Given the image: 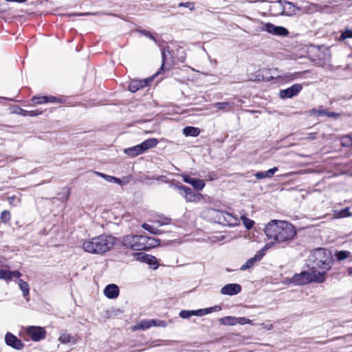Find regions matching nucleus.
<instances>
[{"mask_svg": "<svg viewBox=\"0 0 352 352\" xmlns=\"http://www.w3.org/2000/svg\"><path fill=\"white\" fill-rule=\"evenodd\" d=\"M264 232L267 237L278 243L289 242L296 235L295 227L286 221L272 220L265 226Z\"/></svg>", "mask_w": 352, "mask_h": 352, "instance_id": "nucleus-1", "label": "nucleus"}, {"mask_svg": "<svg viewBox=\"0 0 352 352\" xmlns=\"http://www.w3.org/2000/svg\"><path fill=\"white\" fill-rule=\"evenodd\" d=\"M115 244V237L111 235L101 234L85 241L82 248L88 253L102 255L111 250Z\"/></svg>", "mask_w": 352, "mask_h": 352, "instance_id": "nucleus-2", "label": "nucleus"}, {"mask_svg": "<svg viewBox=\"0 0 352 352\" xmlns=\"http://www.w3.org/2000/svg\"><path fill=\"white\" fill-rule=\"evenodd\" d=\"M309 261L311 268L317 273H324L326 279L327 273L331 268L333 258L330 251L324 248H316L311 252Z\"/></svg>", "mask_w": 352, "mask_h": 352, "instance_id": "nucleus-3", "label": "nucleus"}, {"mask_svg": "<svg viewBox=\"0 0 352 352\" xmlns=\"http://www.w3.org/2000/svg\"><path fill=\"white\" fill-rule=\"evenodd\" d=\"M122 243L126 248L142 251L159 246L160 241L145 235L127 234L122 238Z\"/></svg>", "mask_w": 352, "mask_h": 352, "instance_id": "nucleus-4", "label": "nucleus"}, {"mask_svg": "<svg viewBox=\"0 0 352 352\" xmlns=\"http://www.w3.org/2000/svg\"><path fill=\"white\" fill-rule=\"evenodd\" d=\"M203 217L208 221L226 226H237L240 219L234 214L221 210L208 208L203 211Z\"/></svg>", "mask_w": 352, "mask_h": 352, "instance_id": "nucleus-5", "label": "nucleus"}, {"mask_svg": "<svg viewBox=\"0 0 352 352\" xmlns=\"http://www.w3.org/2000/svg\"><path fill=\"white\" fill-rule=\"evenodd\" d=\"M325 281L324 273H317L311 268L309 272H302L293 276L291 282L296 285H303L311 283H322Z\"/></svg>", "mask_w": 352, "mask_h": 352, "instance_id": "nucleus-6", "label": "nucleus"}, {"mask_svg": "<svg viewBox=\"0 0 352 352\" xmlns=\"http://www.w3.org/2000/svg\"><path fill=\"white\" fill-rule=\"evenodd\" d=\"M158 142V140L155 138H149L140 144L125 148L124 153L131 157H134L144 153L149 148L155 147Z\"/></svg>", "mask_w": 352, "mask_h": 352, "instance_id": "nucleus-7", "label": "nucleus"}, {"mask_svg": "<svg viewBox=\"0 0 352 352\" xmlns=\"http://www.w3.org/2000/svg\"><path fill=\"white\" fill-rule=\"evenodd\" d=\"M25 333L33 341L38 342L45 338L46 331L43 327L30 326L25 329Z\"/></svg>", "mask_w": 352, "mask_h": 352, "instance_id": "nucleus-8", "label": "nucleus"}, {"mask_svg": "<svg viewBox=\"0 0 352 352\" xmlns=\"http://www.w3.org/2000/svg\"><path fill=\"white\" fill-rule=\"evenodd\" d=\"M261 30L265 31L270 34L277 36H287L289 34L288 30L281 26H276L271 23H261Z\"/></svg>", "mask_w": 352, "mask_h": 352, "instance_id": "nucleus-9", "label": "nucleus"}, {"mask_svg": "<svg viewBox=\"0 0 352 352\" xmlns=\"http://www.w3.org/2000/svg\"><path fill=\"white\" fill-rule=\"evenodd\" d=\"M133 255L136 261L145 263L154 270H156L159 266L157 260L154 256L140 252L134 253Z\"/></svg>", "mask_w": 352, "mask_h": 352, "instance_id": "nucleus-10", "label": "nucleus"}, {"mask_svg": "<svg viewBox=\"0 0 352 352\" xmlns=\"http://www.w3.org/2000/svg\"><path fill=\"white\" fill-rule=\"evenodd\" d=\"M302 87L300 84H294L287 89L280 90L279 96L282 99L292 98L296 96L302 90Z\"/></svg>", "mask_w": 352, "mask_h": 352, "instance_id": "nucleus-11", "label": "nucleus"}, {"mask_svg": "<svg viewBox=\"0 0 352 352\" xmlns=\"http://www.w3.org/2000/svg\"><path fill=\"white\" fill-rule=\"evenodd\" d=\"M241 291V287L236 283L227 284L221 289L223 295L232 296L239 294Z\"/></svg>", "mask_w": 352, "mask_h": 352, "instance_id": "nucleus-12", "label": "nucleus"}, {"mask_svg": "<svg viewBox=\"0 0 352 352\" xmlns=\"http://www.w3.org/2000/svg\"><path fill=\"white\" fill-rule=\"evenodd\" d=\"M103 293L107 298L115 299L119 296L120 289L116 284H109L104 287Z\"/></svg>", "mask_w": 352, "mask_h": 352, "instance_id": "nucleus-13", "label": "nucleus"}, {"mask_svg": "<svg viewBox=\"0 0 352 352\" xmlns=\"http://www.w3.org/2000/svg\"><path fill=\"white\" fill-rule=\"evenodd\" d=\"M5 340L6 344L14 349H21L23 347V344L21 341L12 333H7Z\"/></svg>", "mask_w": 352, "mask_h": 352, "instance_id": "nucleus-14", "label": "nucleus"}, {"mask_svg": "<svg viewBox=\"0 0 352 352\" xmlns=\"http://www.w3.org/2000/svg\"><path fill=\"white\" fill-rule=\"evenodd\" d=\"M151 80V79L133 80L129 83V89L131 92H136L140 89L146 87L148 84V82Z\"/></svg>", "mask_w": 352, "mask_h": 352, "instance_id": "nucleus-15", "label": "nucleus"}, {"mask_svg": "<svg viewBox=\"0 0 352 352\" xmlns=\"http://www.w3.org/2000/svg\"><path fill=\"white\" fill-rule=\"evenodd\" d=\"M221 309V307L216 305L212 307L201 309L193 311L194 316H202L204 315L208 314L212 311H219Z\"/></svg>", "mask_w": 352, "mask_h": 352, "instance_id": "nucleus-16", "label": "nucleus"}, {"mask_svg": "<svg viewBox=\"0 0 352 352\" xmlns=\"http://www.w3.org/2000/svg\"><path fill=\"white\" fill-rule=\"evenodd\" d=\"M184 199L186 202L198 203L204 199V196L201 193L191 191L187 196H184Z\"/></svg>", "mask_w": 352, "mask_h": 352, "instance_id": "nucleus-17", "label": "nucleus"}, {"mask_svg": "<svg viewBox=\"0 0 352 352\" xmlns=\"http://www.w3.org/2000/svg\"><path fill=\"white\" fill-rule=\"evenodd\" d=\"M261 260V258L258 256V254H256L254 257L247 260L246 262L243 265H241L240 270L241 271H245L246 270H248V269L252 267L256 262H258Z\"/></svg>", "mask_w": 352, "mask_h": 352, "instance_id": "nucleus-18", "label": "nucleus"}, {"mask_svg": "<svg viewBox=\"0 0 352 352\" xmlns=\"http://www.w3.org/2000/svg\"><path fill=\"white\" fill-rule=\"evenodd\" d=\"M154 323V319L152 320H144L140 321L135 326L133 327V330H145L153 327V324Z\"/></svg>", "mask_w": 352, "mask_h": 352, "instance_id": "nucleus-19", "label": "nucleus"}, {"mask_svg": "<svg viewBox=\"0 0 352 352\" xmlns=\"http://www.w3.org/2000/svg\"><path fill=\"white\" fill-rule=\"evenodd\" d=\"M58 341L63 344H68V343H76V339L72 337L70 334L63 332L60 333V337L58 338Z\"/></svg>", "mask_w": 352, "mask_h": 352, "instance_id": "nucleus-20", "label": "nucleus"}, {"mask_svg": "<svg viewBox=\"0 0 352 352\" xmlns=\"http://www.w3.org/2000/svg\"><path fill=\"white\" fill-rule=\"evenodd\" d=\"M94 173L96 175L104 179L108 182H114V183H117L118 184H122L121 180L119 178L115 177L113 176L105 175L102 173H100V172H97V171H95Z\"/></svg>", "mask_w": 352, "mask_h": 352, "instance_id": "nucleus-21", "label": "nucleus"}, {"mask_svg": "<svg viewBox=\"0 0 352 352\" xmlns=\"http://www.w3.org/2000/svg\"><path fill=\"white\" fill-rule=\"evenodd\" d=\"M236 318L233 316H226L219 320V322L223 325L234 326L237 324Z\"/></svg>", "mask_w": 352, "mask_h": 352, "instance_id": "nucleus-22", "label": "nucleus"}, {"mask_svg": "<svg viewBox=\"0 0 352 352\" xmlns=\"http://www.w3.org/2000/svg\"><path fill=\"white\" fill-rule=\"evenodd\" d=\"M183 133L186 136L196 137L199 133V130L193 126H186L183 129Z\"/></svg>", "mask_w": 352, "mask_h": 352, "instance_id": "nucleus-23", "label": "nucleus"}, {"mask_svg": "<svg viewBox=\"0 0 352 352\" xmlns=\"http://www.w3.org/2000/svg\"><path fill=\"white\" fill-rule=\"evenodd\" d=\"M313 113L318 116H327L328 117H332L337 118L339 117V114L334 112H328L325 109L313 110Z\"/></svg>", "mask_w": 352, "mask_h": 352, "instance_id": "nucleus-24", "label": "nucleus"}, {"mask_svg": "<svg viewBox=\"0 0 352 352\" xmlns=\"http://www.w3.org/2000/svg\"><path fill=\"white\" fill-rule=\"evenodd\" d=\"M347 38H352V30L351 29H346L344 31L341 32V34L339 37L336 39L338 41H344Z\"/></svg>", "mask_w": 352, "mask_h": 352, "instance_id": "nucleus-25", "label": "nucleus"}, {"mask_svg": "<svg viewBox=\"0 0 352 352\" xmlns=\"http://www.w3.org/2000/svg\"><path fill=\"white\" fill-rule=\"evenodd\" d=\"M18 283L20 289L23 292V296H28L30 291L28 283L23 280H19Z\"/></svg>", "mask_w": 352, "mask_h": 352, "instance_id": "nucleus-26", "label": "nucleus"}, {"mask_svg": "<svg viewBox=\"0 0 352 352\" xmlns=\"http://www.w3.org/2000/svg\"><path fill=\"white\" fill-rule=\"evenodd\" d=\"M196 190H201L205 187V182L202 179H195L191 184Z\"/></svg>", "mask_w": 352, "mask_h": 352, "instance_id": "nucleus-27", "label": "nucleus"}, {"mask_svg": "<svg viewBox=\"0 0 352 352\" xmlns=\"http://www.w3.org/2000/svg\"><path fill=\"white\" fill-rule=\"evenodd\" d=\"M240 219L242 221L244 226L248 230L251 229L254 224V222L253 220L246 217L245 215H241Z\"/></svg>", "mask_w": 352, "mask_h": 352, "instance_id": "nucleus-28", "label": "nucleus"}, {"mask_svg": "<svg viewBox=\"0 0 352 352\" xmlns=\"http://www.w3.org/2000/svg\"><path fill=\"white\" fill-rule=\"evenodd\" d=\"M351 215V214L349 212V210L348 208H346L338 212H335V218H343L350 217Z\"/></svg>", "mask_w": 352, "mask_h": 352, "instance_id": "nucleus-29", "label": "nucleus"}, {"mask_svg": "<svg viewBox=\"0 0 352 352\" xmlns=\"http://www.w3.org/2000/svg\"><path fill=\"white\" fill-rule=\"evenodd\" d=\"M142 227L145 229L146 230H148L150 233L154 234H158L160 233V230L157 228H155L147 223H143L142 225Z\"/></svg>", "mask_w": 352, "mask_h": 352, "instance_id": "nucleus-30", "label": "nucleus"}, {"mask_svg": "<svg viewBox=\"0 0 352 352\" xmlns=\"http://www.w3.org/2000/svg\"><path fill=\"white\" fill-rule=\"evenodd\" d=\"M10 219H11V215H10V211L3 210L1 212V219L3 223H6L9 222Z\"/></svg>", "mask_w": 352, "mask_h": 352, "instance_id": "nucleus-31", "label": "nucleus"}, {"mask_svg": "<svg viewBox=\"0 0 352 352\" xmlns=\"http://www.w3.org/2000/svg\"><path fill=\"white\" fill-rule=\"evenodd\" d=\"M214 105L219 110H223L230 107V103L228 102H217Z\"/></svg>", "mask_w": 352, "mask_h": 352, "instance_id": "nucleus-32", "label": "nucleus"}, {"mask_svg": "<svg viewBox=\"0 0 352 352\" xmlns=\"http://www.w3.org/2000/svg\"><path fill=\"white\" fill-rule=\"evenodd\" d=\"M274 244V243H270L264 245V247L261 249L257 254L258 256L262 258L263 256L265 255L267 250H268Z\"/></svg>", "mask_w": 352, "mask_h": 352, "instance_id": "nucleus-33", "label": "nucleus"}, {"mask_svg": "<svg viewBox=\"0 0 352 352\" xmlns=\"http://www.w3.org/2000/svg\"><path fill=\"white\" fill-rule=\"evenodd\" d=\"M0 278L4 280H10V271L1 269Z\"/></svg>", "mask_w": 352, "mask_h": 352, "instance_id": "nucleus-34", "label": "nucleus"}, {"mask_svg": "<svg viewBox=\"0 0 352 352\" xmlns=\"http://www.w3.org/2000/svg\"><path fill=\"white\" fill-rule=\"evenodd\" d=\"M236 322H237V324H239L241 325H244V324H252V321L248 318H246L245 317H239V318H236Z\"/></svg>", "mask_w": 352, "mask_h": 352, "instance_id": "nucleus-35", "label": "nucleus"}, {"mask_svg": "<svg viewBox=\"0 0 352 352\" xmlns=\"http://www.w3.org/2000/svg\"><path fill=\"white\" fill-rule=\"evenodd\" d=\"M342 144L343 146L352 145V135L343 137L342 138Z\"/></svg>", "mask_w": 352, "mask_h": 352, "instance_id": "nucleus-36", "label": "nucleus"}, {"mask_svg": "<svg viewBox=\"0 0 352 352\" xmlns=\"http://www.w3.org/2000/svg\"><path fill=\"white\" fill-rule=\"evenodd\" d=\"M350 255V252L347 251H340L336 254V256L338 260H344L348 258Z\"/></svg>", "mask_w": 352, "mask_h": 352, "instance_id": "nucleus-37", "label": "nucleus"}, {"mask_svg": "<svg viewBox=\"0 0 352 352\" xmlns=\"http://www.w3.org/2000/svg\"><path fill=\"white\" fill-rule=\"evenodd\" d=\"M194 316L193 311L182 310L179 313V316L182 318H188Z\"/></svg>", "mask_w": 352, "mask_h": 352, "instance_id": "nucleus-38", "label": "nucleus"}, {"mask_svg": "<svg viewBox=\"0 0 352 352\" xmlns=\"http://www.w3.org/2000/svg\"><path fill=\"white\" fill-rule=\"evenodd\" d=\"M300 73L299 72H294V73H289L285 76V78L287 80H292L296 78H298L300 76Z\"/></svg>", "mask_w": 352, "mask_h": 352, "instance_id": "nucleus-39", "label": "nucleus"}, {"mask_svg": "<svg viewBox=\"0 0 352 352\" xmlns=\"http://www.w3.org/2000/svg\"><path fill=\"white\" fill-rule=\"evenodd\" d=\"M32 101L34 102L36 104H41L47 103V100H46L45 96H41V97H34L32 98Z\"/></svg>", "mask_w": 352, "mask_h": 352, "instance_id": "nucleus-40", "label": "nucleus"}, {"mask_svg": "<svg viewBox=\"0 0 352 352\" xmlns=\"http://www.w3.org/2000/svg\"><path fill=\"white\" fill-rule=\"evenodd\" d=\"M177 188H178V189H179L180 190H182L183 192L184 197V196H187L192 191V190L189 187H187L185 186H178Z\"/></svg>", "mask_w": 352, "mask_h": 352, "instance_id": "nucleus-41", "label": "nucleus"}, {"mask_svg": "<svg viewBox=\"0 0 352 352\" xmlns=\"http://www.w3.org/2000/svg\"><path fill=\"white\" fill-rule=\"evenodd\" d=\"M278 170L277 167H274L265 172V175L267 178L272 177L274 174Z\"/></svg>", "mask_w": 352, "mask_h": 352, "instance_id": "nucleus-42", "label": "nucleus"}, {"mask_svg": "<svg viewBox=\"0 0 352 352\" xmlns=\"http://www.w3.org/2000/svg\"><path fill=\"white\" fill-rule=\"evenodd\" d=\"M167 326V324L164 320H154V323L153 324V327H166Z\"/></svg>", "mask_w": 352, "mask_h": 352, "instance_id": "nucleus-43", "label": "nucleus"}, {"mask_svg": "<svg viewBox=\"0 0 352 352\" xmlns=\"http://www.w3.org/2000/svg\"><path fill=\"white\" fill-rule=\"evenodd\" d=\"M45 98H46V100H47V102L56 103V102H62L60 98H56V97H54L52 96H45Z\"/></svg>", "mask_w": 352, "mask_h": 352, "instance_id": "nucleus-44", "label": "nucleus"}, {"mask_svg": "<svg viewBox=\"0 0 352 352\" xmlns=\"http://www.w3.org/2000/svg\"><path fill=\"white\" fill-rule=\"evenodd\" d=\"M183 181L187 184H192L194 178L190 177L188 175H181Z\"/></svg>", "mask_w": 352, "mask_h": 352, "instance_id": "nucleus-45", "label": "nucleus"}, {"mask_svg": "<svg viewBox=\"0 0 352 352\" xmlns=\"http://www.w3.org/2000/svg\"><path fill=\"white\" fill-rule=\"evenodd\" d=\"M179 7H186L188 8L190 10H194V5L191 2H187V3H180L179 4Z\"/></svg>", "mask_w": 352, "mask_h": 352, "instance_id": "nucleus-46", "label": "nucleus"}, {"mask_svg": "<svg viewBox=\"0 0 352 352\" xmlns=\"http://www.w3.org/2000/svg\"><path fill=\"white\" fill-rule=\"evenodd\" d=\"M42 112L38 110H33V111H28V116L34 117L38 115H41Z\"/></svg>", "mask_w": 352, "mask_h": 352, "instance_id": "nucleus-47", "label": "nucleus"}, {"mask_svg": "<svg viewBox=\"0 0 352 352\" xmlns=\"http://www.w3.org/2000/svg\"><path fill=\"white\" fill-rule=\"evenodd\" d=\"M255 177L257 179H262L267 177L266 175H265V172H257L255 174Z\"/></svg>", "mask_w": 352, "mask_h": 352, "instance_id": "nucleus-48", "label": "nucleus"}, {"mask_svg": "<svg viewBox=\"0 0 352 352\" xmlns=\"http://www.w3.org/2000/svg\"><path fill=\"white\" fill-rule=\"evenodd\" d=\"M21 276V274L19 271H10V279L13 277L19 278Z\"/></svg>", "mask_w": 352, "mask_h": 352, "instance_id": "nucleus-49", "label": "nucleus"}, {"mask_svg": "<svg viewBox=\"0 0 352 352\" xmlns=\"http://www.w3.org/2000/svg\"><path fill=\"white\" fill-rule=\"evenodd\" d=\"M142 33L145 35L146 36L150 38L151 39L153 40L154 41H155V39L154 38V36L148 31H142Z\"/></svg>", "mask_w": 352, "mask_h": 352, "instance_id": "nucleus-50", "label": "nucleus"}, {"mask_svg": "<svg viewBox=\"0 0 352 352\" xmlns=\"http://www.w3.org/2000/svg\"><path fill=\"white\" fill-rule=\"evenodd\" d=\"M261 326L267 330H272L273 329V324H265L262 323V324H261Z\"/></svg>", "mask_w": 352, "mask_h": 352, "instance_id": "nucleus-51", "label": "nucleus"}, {"mask_svg": "<svg viewBox=\"0 0 352 352\" xmlns=\"http://www.w3.org/2000/svg\"><path fill=\"white\" fill-rule=\"evenodd\" d=\"M162 55L163 63H164L165 59H166V52L164 49L162 50ZM162 65H164V64H162ZM162 67L163 66H162Z\"/></svg>", "mask_w": 352, "mask_h": 352, "instance_id": "nucleus-52", "label": "nucleus"}, {"mask_svg": "<svg viewBox=\"0 0 352 352\" xmlns=\"http://www.w3.org/2000/svg\"><path fill=\"white\" fill-rule=\"evenodd\" d=\"M19 113L23 116H28V111L21 109V112Z\"/></svg>", "mask_w": 352, "mask_h": 352, "instance_id": "nucleus-53", "label": "nucleus"}, {"mask_svg": "<svg viewBox=\"0 0 352 352\" xmlns=\"http://www.w3.org/2000/svg\"><path fill=\"white\" fill-rule=\"evenodd\" d=\"M6 1H10V2L24 3L27 0H6Z\"/></svg>", "mask_w": 352, "mask_h": 352, "instance_id": "nucleus-54", "label": "nucleus"}, {"mask_svg": "<svg viewBox=\"0 0 352 352\" xmlns=\"http://www.w3.org/2000/svg\"><path fill=\"white\" fill-rule=\"evenodd\" d=\"M214 179V175L212 173H210L208 175V180L212 181Z\"/></svg>", "mask_w": 352, "mask_h": 352, "instance_id": "nucleus-55", "label": "nucleus"}, {"mask_svg": "<svg viewBox=\"0 0 352 352\" xmlns=\"http://www.w3.org/2000/svg\"><path fill=\"white\" fill-rule=\"evenodd\" d=\"M348 272H349V274L351 275L352 274V267L349 268Z\"/></svg>", "mask_w": 352, "mask_h": 352, "instance_id": "nucleus-56", "label": "nucleus"}, {"mask_svg": "<svg viewBox=\"0 0 352 352\" xmlns=\"http://www.w3.org/2000/svg\"><path fill=\"white\" fill-rule=\"evenodd\" d=\"M86 14H88L87 13H80V14H77L76 15L82 16V15H86Z\"/></svg>", "mask_w": 352, "mask_h": 352, "instance_id": "nucleus-57", "label": "nucleus"}]
</instances>
